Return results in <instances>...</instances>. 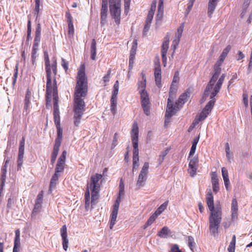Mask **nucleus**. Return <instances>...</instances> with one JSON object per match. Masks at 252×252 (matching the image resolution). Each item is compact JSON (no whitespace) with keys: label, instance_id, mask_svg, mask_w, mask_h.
Wrapping results in <instances>:
<instances>
[{"label":"nucleus","instance_id":"3c124183","mask_svg":"<svg viewBox=\"0 0 252 252\" xmlns=\"http://www.w3.org/2000/svg\"><path fill=\"white\" fill-rule=\"evenodd\" d=\"M40 0H35V14H36L37 17L39 12Z\"/></svg>","mask_w":252,"mask_h":252},{"label":"nucleus","instance_id":"5fc2aeb1","mask_svg":"<svg viewBox=\"0 0 252 252\" xmlns=\"http://www.w3.org/2000/svg\"><path fill=\"white\" fill-rule=\"evenodd\" d=\"M194 1L189 0L188 3V7L186 10V15H188L192 9Z\"/></svg>","mask_w":252,"mask_h":252},{"label":"nucleus","instance_id":"f704fd0d","mask_svg":"<svg viewBox=\"0 0 252 252\" xmlns=\"http://www.w3.org/2000/svg\"><path fill=\"white\" fill-rule=\"evenodd\" d=\"M167 205V202H165L163 203L158 208L157 211L155 212V214H156L157 216H158L166 209Z\"/></svg>","mask_w":252,"mask_h":252},{"label":"nucleus","instance_id":"6e6d98bb","mask_svg":"<svg viewBox=\"0 0 252 252\" xmlns=\"http://www.w3.org/2000/svg\"><path fill=\"white\" fill-rule=\"evenodd\" d=\"M111 69H109L108 71H107V74L106 75H105L103 77V81L104 82V83H106V82H108L109 81V80H110V75H111Z\"/></svg>","mask_w":252,"mask_h":252},{"label":"nucleus","instance_id":"39448f33","mask_svg":"<svg viewBox=\"0 0 252 252\" xmlns=\"http://www.w3.org/2000/svg\"><path fill=\"white\" fill-rule=\"evenodd\" d=\"M231 48V47L230 45H227L226 48L223 49L220 56L219 60L214 65L213 72L212 74V76L204 91V96H208L209 95V92L212 89L213 87L218 79L221 71L220 66L226 57L228 53L230 51Z\"/></svg>","mask_w":252,"mask_h":252},{"label":"nucleus","instance_id":"7ed1b4c3","mask_svg":"<svg viewBox=\"0 0 252 252\" xmlns=\"http://www.w3.org/2000/svg\"><path fill=\"white\" fill-rule=\"evenodd\" d=\"M44 57L46 73V85L45 99L46 105L49 104L52 100V95L58 94L57 80L55 78L52 79L51 65L49 55L47 51L44 52Z\"/></svg>","mask_w":252,"mask_h":252},{"label":"nucleus","instance_id":"680f3d73","mask_svg":"<svg viewBox=\"0 0 252 252\" xmlns=\"http://www.w3.org/2000/svg\"><path fill=\"white\" fill-rule=\"evenodd\" d=\"M221 172H222V176L223 177V179H229L228 171L225 167H222L221 168Z\"/></svg>","mask_w":252,"mask_h":252},{"label":"nucleus","instance_id":"bb28decb","mask_svg":"<svg viewBox=\"0 0 252 252\" xmlns=\"http://www.w3.org/2000/svg\"><path fill=\"white\" fill-rule=\"evenodd\" d=\"M61 145L55 144L54 146L53 150L51 154V162L52 164H54L56 161L57 157L58 154L59 149Z\"/></svg>","mask_w":252,"mask_h":252},{"label":"nucleus","instance_id":"20e7f679","mask_svg":"<svg viewBox=\"0 0 252 252\" xmlns=\"http://www.w3.org/2000/svg\"><path fill=\"white\" fill-rule=\"evenodd\" d=\"M225 76V74L223 73L218 79L216 85L213 87L212 89L209 92V95L208 96L210 95V97L212 100L208 102L200 114L198 119V121L200 122L205 120L211 112L216 102V99L214 98L217 95L220 90ZM207 97V96L203 95V98H206Z\"/></svg>","mask_w":252,"mask_h":252},{"label":"nucleus","instance_id":"de8ad7c7","mask_svg":"<svg viewBox=\"0 0 252 252\" xmlns=\"http://www.w3.org/2000/svg\"><path fill=\"white\" fill-rule=\"evenodd\" d=\"M157 215L154 213L147 221V224L152 225L157 218Z\"/></svg>","mask_w":252,"mask_h":252},{"label":"nucleus","instance_id":"79ce46f5","mask_svg":"<svg viewBox=\"0 0 252 252\" xmlns=\"http://www.w3.org/2000/svg\"><path fill=\"white\" fill-rule=\"evenodd\" d=\"M131 0H124L125 14L127 15L128 13Z\"/></svg>","mask_w":252,"mask_h":252},{"label":"nucleus","instance_id":"c85d7f7f","mask_svg":"<svg viewBox=\"0 0 252 252\" xmlns=\"http://www.w3.org/2000/svg\"><path fill=\"white\" fill-rule=\"evenodd\" d=\"M170 232V230L167 226H164L162 229L158 232L157 235L163 238H166L168 237V234Z\"/></svg>","mask_w":252,"mask_h":252},{"label":"nucleus","instance_id":"dca6fc26","mask_svg":"<svg viewBox=\"0 0 252 252\" xmlns=\"http://www.w3.org/2000/svg\"><path fill=\"white\" fill-rule=\"evenodd\" d=\"M108 11V2L105 0L102 1V5L100 12V23L104 25L106 22Z\"/></svg>","mask_w":252,"mask_h":252},{"label":"nucleus","instance_id":"1a4fd4ad","mask_svg":"<svg viewBox=\"0 0 252 252\" xmlns=\"http://www.w3.org/2000/svg\"><path fill=\"white\" fill-rule=\"evenodd\" d=\"M121 0H116V1L109 3V10L111 16L115 21L117 26L121 24Z\"/></svg>","mask_w":252,"mask_h":252},{"label":"nucleus","instance_id":"a211bd4d","mask_svg":"<svg viewBox=\"0 0 252 252\" xmlns=\"http://www.w3.org/2000/svg\"><path fill=\"white\" fill-rule=\"evenodd\" d=\"M20 231L19 229L15 231L14 247L13 252H19L20 248Z\"/></svg>","mask_w":252,"mask_h":252},{"label":"nucleus","instance_id":"338daca9","mask_svg":"<svg viewBox=\"0 0 252 252\" xmlns=\"http://www.w3.org/2000/svg\"><path fill=\"white\" fill-rule=\"evenodd\" d=\"M154 15V13L149 11L147 18H146V22L147 23H151L152 21Z\"/></svg>","mask_w":252,"mask_h":252},{"label":"nucleus","instance_id":"ddd939ff","mask_svg":"<svg viewBox=\"0 0 252 252\" xmlns=\"http://www.w3.org/2000/svg\"><path fill=\"white\" fill-rule=\"evenodd\" d=\"M149 167V163L145 162L138 176L136 183V186L138 187V188H140L144 185V182L147 179Z\"/></svg>","mask_w":252,"mask_h":252},{"label":"nucleus","instance_id":"c9c22d12","mask_svg":"<svg viewBox=\"0 0 252 252\" xmlns=\"http://www.w3.org/2000/svg\"><path fill=\"white\" fill-rule=\"evenodd\" d=\"M32 33V23L30 18H29L27 24V40H29L32 39L31 37Z\"/></svg>","mask_w":252,"mask_h":252},{"label":"nucleus","instance_id":"864d4df0","mask_svg":"<svg viewBox=\"0 0 252 252\" xmlns=\"http://www.w3.org/2000/svg\"><path fill=\"white\" fill-rule=\"evenodd\" d=\"M14 71H15L14 74L12 77V85L13 86L15 85V84L16 83V80H17V77H18V66H17V65L16 66V68H15Z\"/></svg>","mask_w":252,"mask_h":252},{"label":"nucleus","instance_id":"a19ab883","mask_svg":"<svg viewBox=\"0 0 252 252\" xmlns=\"http://www.w3.org/2000/svg\"><path fill=\"white\" fill-rule=\"evenodd\" d=\"M188 246L189 247V248L190 249V250L191 251H193V247L195 245L193 237L191 236H189L188 237Z\"/></svg>","mask_w":252,"mask_h":252},{"label":"nucleus","instance_id":"2f4dec72","mask_svg":"<svg viewBox=\"0 0 252 252\" xmlns=\"http://www.w3.org/2000/svg\"><path fill=\"white\" fill-rule=\"evenodd\" d=\"M198 141L199 137H196L193 139L192 146L189 154V156H193L194 154Z\"/></svg>","mask_w":252,"mask_h":252},{"label":"nucleus","instance_id":"4be33fe9","mask_svg":"<svg viewBox=\"0 0 252 252\" xmlns=\"http://www.w3.org/2000/svg\"><path fill=\"white\" fill-rule=\"evenodd\" d=\"M219 0H209L208 7V15L211 18L216 8Z\"/></svg>","mask_w":252,"mask_h":252},{"label":"nucleus","instance_id":"e2e57ef3","mask_svg":"<svg viewBox=\"0 0 252 252\" xmlns=\"http://www.w3.org/2000/svg\"><path fill=\"white\" fill-rule=\"evenodd\" d=\"M61 65L63 66V69L65 70V71L66 72L67 70H68V62H66L65 59L62 58V59Z\"/></svg>","mask_w":252,"mask_h":252},{"label":"nucleus","instance_id":"774afa93","mask_svg":"<svg viewBox=\"0 0 252 252\" xmlns=\"http://www.w3.org/2000/svg\"><path fill=\"white\" fill-rule=\"evenodd\" d=\"M171 252H182V251L179 249V246L175 244L171 247Z\"/></svg>","mask_w":252,"mask_h":252},{"label":"nucleus","instance_id":"ea45409f","mask_svg":"<svg viewBox=\"0 0 252 252\" xmlns=\"http://www.w3.org/2000/svg\"><path fill=\"white\" fill-rule=\"evenodd\" d=\"M6 173L7 172L1 171L0 187L1 189L3 188L5 182L6 178Z\"/></svg>","mask_w":252,"mask_h":252},{"label":"nucleus","instance_id":"a878e982","mask_svg":"<svg viewBox=\"0 0 252 252\" xmlns=\"http://www.w3.org/2000/svg\"><path fill=\"white\" fill-rule=\"evenodd\" d=\"M119 209L113 208V210L112 211L111 214V220L110 222V229H112L114 225L116 223V219L118 215Z\"/></svg>","mask_w":252,"mask_h":252},{"label":"nucleus","instance_id":"0e129e2a","mask_svg":"<svg viewBox=\"0 0 252 252\" xmlns=\"http://www.w3.org/2000/svg\"><path fill=\"white\" fill-rule=\"evenodd\" d=\"M43 196V192L41 191L37 195L35 203H39L40 204L42 203V198Z\"/></svg>","mask_w":252,"mask_h":252},{"label":"nucleus","instance_id":"69168bd1","mask_svg":"<svg viewBox=\"0 0 252 252\" xmlns=\"http://www.w3.org/2000/svg\"><path fill=\"white\" fill-rule=\"evenodd\" d=\"M156 6H157V1H156V0H154L152 1V3L151 5L150 9L149 11L155 13Z\"/></svg>","mask_w":252,"mask_h":252},{"label":"nucleus","instance_id":"4c0bfd02","mask_svg":"<svg viewBox=\"0 0 252 252\" xmlns=\"http://www.w3.org/2000/svg\"><path fill=\"white\" fill-rule=\"evenodd\" d=\"M64 165L65 163L57 161V163L55 168V172L59 174V173L63 172Z\"/></svg>","mask_w":252,"mask_h":252},{"label":"nucleus","instance_id":"0eeeda50","mask_svg":"<svg viewBox=\"0 0 252 252\" xmlns=\"http://www.w3.org/2000/svg\"><path fill=\"white\" fill-rule=\"evenodd\" d=\"M141 80H139L137 83L138 90L140 94L141 103L145 114L148 116L150 114V98L147 92L146 91V77L145 74L142 72Z\"/></svg>","mask_w":252,"mask_h":252},{"label":"nucleus","instance_id":"4d7b16f0","mask_svg":"<svg viewBox=\"0 0 252 252\" xmlns=\"http://www.w3.org/2000/svg\"><path fill=\"white\" fill-rule=\"evenodd\" d=\"M9 162H10V159L9 158H7V159H6L4 160V164L2 165V168H1V171L7 172V168L8 165L9 163Z\"/></svg>","mask_w":252,"mask_h":252},{"label":"nucleus","instance_id":"b1692460","mask_svg":"<svg viewBox=\"0 0 252 252\" xmlns=\"http://www.w3.org/2000/svg\"><path fill=\"white\" fill-rule=\"evenodd\" d=\"M231 217L232 220H235L237 218L238 203L236 198H233L231 203Z\"/></svg>","mask_w":252,"mask_h":252},{"label":"nucleus","instance_id":"37998d69","mask_svg":"<svg viewBox=\"0 0 252 252\" xmlns=\"http://www.w3.org/2000/svg\"><path fill=\"white\" fill-rule=\"evenodd\" d=\"M155 79L156 85L159 88L161 87V75H155Z\"/></svg>","mask_w":252,"mask_h":252},{"label":"nucleus","instance_id":"8fccbe9b","mask_svg":"<svg viewBox=\"0 0 252 252\" xmlns=\"http://www.w3.org/2000/svg\"><path fill=\"white\" fill-rule=\"evenodd\" d=\"M168 153V150L167 149L161 152V155L159 156V163H161L164 159L165 157Z\"/></svg>","mask_w":252,"mask_h":252},{"label":"nucleus","instance_id":"4468645a","mask_svg":"<svg viewBox=\"0 0 252 252\" xmlns=\"http://www.w3.org/2000/svg\"><path fill=\"white\" fill-rule=\"evenodd\" d=\"M198 167V159L197 158L193 157L189 162L188 173L192 177L196 174V171Z\"/></svg>","mask_w":252,"mask_h":252},{"label":"nucleus","instance_id":"aec40b11","mask_svg":"<svg viewBox=\"0 0 252 252\" xmlns=\"http://www.w3.org/2000/svg\"><path fill=\"white\" fill-rule=\"evenodd\" d=\"M211 182L212 184L213 190L215 193L219 191L220 189L219 179L216 172H213L211 176Z\"/></svg>","mask_w":252,"mask_h":252},{"label":"nucleus","instance_id":"cd10ccee","mask_svg":"<svg viewBox=\"0 0 252 252\" xmlns=\"http://www.w3.org/2000/svg\"><path fill=\"white\" fill-rule=\"evenodd\" d=\"M177 89L178 85L177 84H171L169 92V98L174 100L176 96Z\"/></svg>","mask_w":252,"mask_h":252},{"label":"nucleus","instance_id":"49530a36","mask_svg":"<svg viewBox=\"0 0 252 252\" xmlns=\"http://www.w3.org/2000/svg\"><path fill=\"white\" fill-rule=\"evenodd\" d=\"M124 194V183L123 179H121L119 185V195H123Z\"/></svg>","mask_w":252,"mask_h":252},{"label":"nucleus","instance_id":"603ef678","mask_svg":"<svg viewBox=\"0 0 252 252\" xmlns=\"http://www.w3.org/2000/svg\"><path fill=\"white\" fill-rule=\"evenodd\" d=\"M250 4V0H245L244 3L243 4V11L242 14L243 13H245L246 12L247 8H248Z\"/></svg>","mask_w":252,"mask_h":252},{"label":"nucleus","instance_id":"f03ea898","mask_svg":"<svg viewBox=\"0 0 252 252\" xmlns=\"http://www.w3.org/2000/svg\"><path fill=\"white\" fill-rule=\"evenodd\" d=\"M103 175L96 173L91 177L90 188L91 191V197L89 189H87L85 193V206L86 210L93 208L99 199V192L100 190L99 180Z\"/></svg>","mask_w":252,"mask_h":252},{"label":"nucleus","instance_id":"72a5a7b5","mask_svg":"<svg viewBox=\"0 0 252 252\" xmlns=\"http://www.w3.org/2000/svg\"><path fill=\"white\" fill-rule=\"evenodd\" d=\"M111 111L113 115H115L117 113V99L114 98L111 99Z\"/></svg>","mask_w":252,"mask_h":252},{"label":"nucleus","instance_id":"6e6552de","mask_svg":"<svg viewBox=\"0 0 252 252\" xmlns=\"http://www.w3.org/2000/svg\"><path fill=\"white\" fill-rule=\"evenodd\" d=\"M138 126L136 122L132 125L131 131V137L133 146V169L139 165V150H138Z\"/></svg>","mask_w":252,"mask_h":252},{"label":"nucleus","instance_id":"f257e3e1","mask_svg":"<svg viewBox=\"0 0 252 252\" xmlns=\"http://www.w3.org/2000/svg\"><path fill=\"white\" fill-rule=\"evenodd\" d=\"M206 203L211 211L209 217V230L212 235L215 236L218 232L219 226L221 221L222 211L220 207H214V197L211 189L206 195Z\"/></svg>","mask_w":252,"mask_h":252},{"label":"nucleus","instance_id":"13d9d810","mask_svg":"<svg viewBox=\"0 0 252 252\" xmlns=\"http://www.w3.org/2000/svg\"><path fill=\"white\" fill-rule=\"evenodd\" d=\"M85 103L83 99H81L80 98V118L81 117V113H82L83 111H85Z\"/></svg>","mask_w":252,"mask_h":252},{"label":"nucleus","instance_id":"c03bdc74","mask_svg":"<svg viewBox=\"0 0 252 252\" xmlns=\"http://www.w3.org/2000/svg\"><path fill=\"white\" fill-rule=\"evenodd\" d=\"M66 151H63L62 154V155L59 157L58 161L59 162L64 163H65V159H66Z\"/></svg>","mask_w":252,"mask_h":252},{"label":"nucleus","instance_id":"f8f14e48","mask_svg":"<svg viewBox=\"0 0 252 252\" xmlns=\"http://www.w3.org/2000/svg\"><path fill=\"white\" fill-rule=\"evenodd\" d=\"M41 32V27L40 23H38L35 28V36L33 41L32 49V61L33 64H34L38 55L37 51L38 47L40 41V36Z\"/></svg>","mask_w":252,"mask_h":252},{"label":"nucleus","instance_id":"6ab92c4d","mask_svg":"<svg viewBox=\"0 0 252 252\" xmlns=\"http://www.w3.org/2000/svg\"><path fill=\"white\" fill-rule=\"evenodd\" d=\"M170 36L168 33L164 38V41L162 43L161 49V56H166L167 52L169 48Z\"/></svg>","mask_w":252,"mask_h":252},{"label":"nucleus","instance_id":"e433bc0d","mask_svg":"<svg viewBox=\"0 0 252 252\" xmlns=\"http://www.w3.org/2000/svg\"><path fill=\"white\" fill-rule=\"evenodd\" d=\"M41 208V204H40L39 203H35L33 209L32 211V217L36 216L38 212L40 211V210Z\"/></svg>","mask_w":252,"mask_h":252},{"label":"nucleus","instance_id":"c756f323","mask_svg":"<svg viewBox=\"0 0 252 252\" xmlns=\"http://www.w3.org/2000/svg\"><path fill=\"white\" fill-rule=\"evenodd\" d=\"M96 41L94 39H93L92 41L91 46V58L93 60H95L96 54Z\"/></svg>","mask_w":252,"mask_h":252},{"label":"nucleus","instance_id":"a18cd8bd","mask_svg":"<svg viewBox=\"0 0 252 252\" xmlns=\"http://www.w3.org/2000/svg\"><path fill=\"white\" fill-rule=\"evenodd\" d=\"M180 41V39H179V38L175 37L174 39L172 41V44L171 45V47L173 48V52H175L176 49L177 48V47L179 45Z\"/></svg>","mask_w":252,"mask_h":252},{"label":"nucleus","instance_id":"2eb2a0df","mask_svg":"<svg viewBox=\"0 0 252 252\" xmlns=\"http://www.w3.org/2000/svg\"><path fill=\"white\" fill-rule=\"evenodd\" d=\"M61 236L62 239L63 249L66 251L68 248V239L67 238V227L66 225H63L60 229Z\"/></svg>","mask_w":252,"mask_h":252},{"label":"nucleus","instance_id":"58836bf2","mask_svg":"<svg viewBox=\"0 0 252 252\" xmlns=\"http://www.w3.org/2000/svg\"><path fill=\"white\" fill-rule=\"evenodd\" d=\"M184 29V23H182V24L180 25V26L178 28L177 31L175 34V38H179L180 39L181 37L182 36V33L183 32Z\"/></svg>","mask_w":252,"mask_h":252},{"label":"nucleus","instance_id":"9d476101","mask_svg":"<svg viewBox=\"0 0 252 252\" xmlns=\"http://www.w3.org/2000/svg\"><path fill=\"white\" fill-rule=\"evenodd\" d=\"M76 78V84L75 88L73 110L74 112V124L75 126H77L79 120V71L77 72Z\"/></svg>","mask_w":252,"mask_h":252},{"label":"nucleus","instance_id":"393cba45","mask_svg":"<svg viewBox=\"0 0 252 252\" xmlns=\"http://www.w3.org/2000/svg\"><path fill=\"white\" fill-rule=\"evenodd\" d=\"M163 2L164 0H159L158 13L156 16L157 21H160L162 18L164 11Z\"/></svg>","mask_w":252,"mask_h":252},{"label":"nucleus","instance_id":"5701e85b","mask_svg":"<svg viewBox=\"0 0 252 252\" xmlns=\"http://www.w3.org/2000/svg\"><path fill=\"white\" fill-rule=\"evenodd\" d=\"M65 17L67 19V22L68 23V34L70 35L73 34L74 32V28L72 20V16L69 11L66 12Z\"/></svg>","mask_w":252,"mask_h":252},{"label":"nucleus","instance_id":"412c9836","mask_svg":"<svg viewBox=\"0 0 252 252\" xmlns=\"http://www.w3.org/2000/svg\"><path fill=\"white\" fill-rule=\"evenodd\" d=\"M189 96V93L186 92L183 94H182L179 98H178L177 101L176 102V104L177 105V108L179 109L180 107L182 106V105L187 101L188 98Z\"/></svg>","mask_w":252,"mask_h":252},{"label":"nucleus","instance_id":"423d86ee","mask_svg":"<svg viewBox=\"0 0 252 252\" xmlns=\"http://www.w3.org/2000/svg\"><path fill=\"white\" fill-rule=\"evenodd\" d=\"M53 101V118L57 128V137L55 139V144H61L63 138V128L61 126V117L59 106V94H52Z\"/></svg>","mask_w":252,"mask_h":252},{"label":"nucleus","instance_id":"473e14b6","mask_svg":"<svg viewBox=\"0 0 252 252\" xmlns=\"http://www.w3.org/2000/svg\"><path fill=\"white\" fill-rule=\"evenodd\" d=\"M236 237L235 235H234L232 237L231 241L230 242L229 246L227 248L228 252H235V245H236Z\"/></svg>","mask_w":252,"mask_h":252},{"label":"nucleus","instance_id":"f3484780","mask_svg":"<svg viewBox=\"0 0 252 252\" xmlns=\"http://www.w3.org/2000/svg\"><path fill=\"white\" fill-rule=\"evenodd\" d=\"M173 100L170 98H168L167 100V108L165 112L166 116L168 118H171L173 116L175 113V108L177 106H174L173 104ZM176 105H177L176 104Z\"/></svg>","mask_w":252,"mask_h":252},{"label":"nucleus","instance_id":"bf43d9fd","mask_svg":"<svg viewBox=\"0 0 252 252\" xmlns=\"http://www.w3.org/2000/svg\"><path fill=\"white\" fill-rule=\"evenodd\" d=\"M121 196L119 195L113 206V208L119 209L120 204L121 201Z\"/></svg>","mask_w":252,"mask_h":252},{"label":"nucleus","instance_id":"052dcab7","mask_svg":"<svg viewBox=\"0 0 252 252\" xmlns=\"http://www.w3.org/2000/svg\"><path fill=\"white\" fill-rule=\"evenodd\" d=\"M24 156L18 155V159H17V166L18 169H20L23 164V159Z\"/></svg>","mask_w":252,"mask_h":252},{"label":"nucleus","instance_id":"7c9ffc66","mask_svg":"<svg viewBox=\"0 0 252 252\" xmlns=\"http://www.w3.org/2000/svg\"><path fill=\"white\" fill-rule=\"evenodd\" d=\"M119 81L117 80L113 86V89L111 99L114 98V99H117V95L119 92Z\"/></svg>","mask_w":252,"mask_h":252},{"label":"nucleus","instance_id":"09e8293b","mask_svg":"<svg viewBox=\"0 0 252 252\" xmlns=\"http://www.w3.org/2000/svg\"><path fill=\"white\" fill-rule=\"evenodd\" d=\"M53 63L52 64V65L51 66V68H52L53 70V73L54 74V75H56L57 73V61L55 59H53Z\"/></svg>","mask_w":252,"mask_h":252},{"label":"nucleus","instance_id":"9b49d317","mask_svg":"<svg viewBox=\"0 0 252 252\" xmlns=\"http://www.w3.org/2000/svg\"><path fill=\"white\" fill-rule=\"evenodd\" d=\"M85 65L82 64L80 67V97H85L88 93V79L86 75Z\"/></svg>","mask_w":252,"mask_h":252}]
</instances>
